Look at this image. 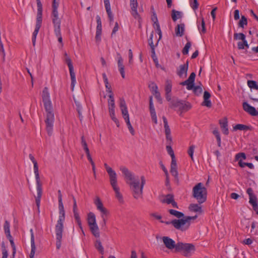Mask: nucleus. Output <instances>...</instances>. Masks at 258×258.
Listing matches in <instances>:
<instances>
[{
	"mask_svg": "<svg viewBox=\"0 0 258 258\" xmlns=\"http://www.w3.org/2000/svg\"><path fill=\"white\" fill-rule=\"evenodd\" d=\"M120 170L122 172L127 184H129L131 189L133 191L134 197L138 199L142 197L143 189L146 182V180L144 176L141 177V183L140 186L139 180L136 179L134 174L128 170L124 166L120 167Z\"/></svg>",
	"mask_w": 258,
	"mask_h": 258,
	"instance_id": "nucleus-1",
	"label": "nucleus"
},
{
	"mask_svg": "<svg viewBox=\"0 0 258 258\" xmlns=\"http://www.w3.org/2000/svg\"><path fill=\"white\" fill-rule=\"evenodd\" d=\"M59 217L55 227L56 233V246L57 249H59L61 246V241L63 228V222L65 219V211L62 203H58Z\"/></svg>",
	"mask_w": 258,
	"mask_h": 258,
	"instance_id": "nucleus-2",
	"label": "nucleus"
},
{
	"mask_svg": "<svg viewBox=\"0 0 258 258\" xmlns=\"http://www.w3.org/2000/svg\"><path fill=\"white\" fill-rule=\"evenodd\" d=\"M197 218V216H186L184 219H174L171 221L167 222L161 221V222L165 223L167 225L172 224L175 229L181 231H184L189 227L191 220H194Z\"/></svg>",
	"mask_w": 258,
	"mask_h": 258,
	"instance_id": "nucleus-3",
	"label": "nucleus"
},
{
	"mask_svg": "<svg viewBox=\"0 0 258 258\" xmlns=\"http://www.w3.org/2000/svg\"><path fill=\"white\" fill-rule=\"evenodd\" d=\"M207 189L201 182L198 183L192 188V196L201 204L207 200Z\"/></svg>",
	"mask_w": 258,
	"mask_h": 258,
	"instance_id": "nucleus-4",
	"label": "nucleus"
},
{
	"mask_svg": "<svg viewBox=\"0 0 258 258\" xmlns=\"http://www.w3.org/2000/svg\"><path fill=\"white\" fill-rule=\"evenodd\" d=\"M37 6V13L36 17V22L35 30L33 33L32 35V43L33 46H35L36 42V36L39 31V29L41 26L42 21V5L40 0H36Z\"/></svg>",
	"mask_w": 258,
	"mask_h": 258,
	"instance_id": "nucleus-5",
	"label": "nucleus"
},
{
	"mask_svg": "<svg viewBox=\"0 0 258 258\" xmlns=\"http://www.w3.org/2000/svg\"><path fill=\"white\" fill-rule=\"evenodd\" d=\"M195 250V246L192 243L177 242L176 251L181 252L182 254L185 257L191 256Z\"/></svg>",
	"mask_w": 258,
	"mask_h": 258,
	"instance_id": "nucleus-6",
	"label": "nucleus"
},
{
	"mask_svg": "<svg viewBox=\"0 0 258 258\" xmlns=\"http://www.w3.org/2000/svg\"><path fill=\"white\" fill-rule=\"evenodd\" d=\"M36 181L37 197L35 198V202L38 210H39L40 201L42 194V184L40 181L39 172L35 173Z\"/></svg>",
	"mask_w": 258,
	"mask_h": 258,
	"instance_id": "nucleus-7",
	"label": "nucleus"
},
{
	"mask_svg": "<svg viewBox=\"0 0 258 258\" xmlns=\"http://www.w3.org/2000/svg\"><path fill=\"white\" fill-rule=\"evenodd\" d=\"M42 98L45 109L49 110L50 108L52 107L48 89L47 87H45L43 90Z\"/></svg>",
	"mask_w": 258,
	"mask_h": 258,
	"instance_id": "nucleus-8",
	"label": "nucleus"
},
{
	"mask_svg": "<svg viewBox=\"0 0 258 258\" xmlns=\"http://www.w3.org/2000/svg\"><path fill=\"white\" fill-rule=\"evenodd\" d=\"M64 61L67 63L69 69L71 79V86L72 87V89H73V88L75 86V84L76 82V76H75V73L74 71L73 65L71 59L69 56H67V57L64 58Z\"/></svg>",
	"mask_w": 258,
	"mask_h": 258,
	"instance_id": "nucleus-9",
	"label": "nucleus"
},
{
	"mask_svg": "<svg viewBox=\"0 0 258 258\" xmlns=\"http://www.w3.org/2000/svg\"><path fill=\"white\" fill-rule=\"evenodd\" d=\"M94 204L96 206L97 209L100 212L101 218L109 215V211L103 206V203L99 197L96 198Z\"/></svg>",
	"mask_w": 258,
	"mask_h": 258,
	"instance_id": "nucleus-10",
	"label": "nucleus"
},
{
	"mask_svg": "<svg viewBox=\"0 0 258 258\" xmlns=\"http://www.w3.org/2000/svg\"><path fill=\"white\" fill-rule=\"evenodd\" d=\"M246 193L249 196V204L251 205L253 210L256 211L258 209L257 198L254 195L252 189L250 187L248 188L246 190Z\"/></svg>",
	"mask_w": 258,
	"mask_h": 258,
	"instance_id": "nucleus-11",
	"label": "nucleus"
},
{
	"mask_svg": "<svg viewBox=\"0 0 258 258\" xmlns=\"http://www.w3.org/2000/svg\"><path fill=\"white\" fill-rule=\"evenodd\" d=\"M172 104L173 106L178 107L180 110L184 111H187L191 107L189 103L179 100H173Z\"/></svg>",
	"mask_w": 258,
	"mask_h": 258,
	"instance_id": "nucleus-12",
	"label": "nucleus"
},
{
	"mask_svg": "<svg viewBox=\"0 0 258 258\" xmlns=\"http://www.w3.org/2000/svg\"><path fill=\"white\" fill-rule=\"evenodd\" d=\"M162 239V241L166 248L170 250L175 249V251H176L177 243H176L172 239L168 236H163Z\"/></svg>",
	"mask_w": 258,
	"mask_h": 258,
	"instance_id": "nucleus-13",
	"label": "nucleus"
},
{
	"mask_svg": "<svg viewBox=\"0 0 258 258\" xmlns=\"http://www.w3.org/2000/svg\"><path fill=\"white\" fill-rule=\"evenodd\" d=\"M196 77V74L192 72L190 74L188 79L184 82L180 83V85L182 86L186 85V89L188 90H192L193 88V84H194L195 80Z\"/></svg>",
	"mask_w": 258,
	"mask_h": 258,
	"instance_id": "nucleus-14",
	"label": "nucleus"
},
{
	"mask_svg": "<svg viewBox=\"0 0 258 258\" xmlns=\"http://www.w3.org/2000/svg\"><path fill=\"white\" fill-rule=\"evenodd\" d=\"M96 21H97V27H96V36L95 39L97 42H100L101 41V36L102 33V24L101 18L99 16L97 15L96 16Z\"/></svg>",
	"mask_w": 258,
	"mask_h": 258,
	"instance_id": "nucleus-15",
	"label": "nucleus"
},
{
	"mask_svg": "<svg viewBox=\"0 0 258 258\" xmlns=\"http://www.w3.org/2000/svg\"><path fill=\"white\" fill-rule=\"evenodd\" d=\"M188 68V61H186V63L181 64L179 67V69L177 70V74L180 78H185L187 76V72Z\"/></svg>",
	"mask_w": 258,
	"mask_h": 258,
	"instance_id": "nucleus-16",
	"label": "nucleus"
},
{
	"mask_svg": "<svg viewBox=\"0 0 258 258\" xmlns=\"http://www.w3.org/2000/svg\"><path fill=\"white\" fill-rule=\"evenodd\" d=\"M130 6L131 8V14L136 19H140V16L137 12L138 4L137 0H130Z\"/></svg>",
	"mask_w": 258,
	"mask_h": 258,
	"instance_id": "nucleus-17",
	"label": "nucleus"
},
{
	"mask_svg": "<svg viewBox=\"0 0 258 258\" xmlns=\"http://www.w3.org/2000/svg\"><path fill=\"white\" fill-rule=\"evenodd\" d=\"M162 203L167 204H171L173 208H178L177 203L174 201V196L171 194L167 195L162 200Z\"/></svg>",
	"mask_w": 258,
	"mask_h": 258,
	"instance_id": "nucleus-18",
	"label": "nucleus"
},
{
	"mask_svg": "<svg viewBox=\"0 0 258 258\" xmlns=\"http://www.w3.org/2000/svg\"><path fill=\"white\" fill-rule=\"evenodd\" d=\"M243 110L252 116L258 115V111L254 107L250 106L247 102H244L242 104Z\"/></svg>",
	"mask_w": 258,
	"mask_h": 258,
	"instance_id": "nucleus-19",
	"label": "nucleus"
},
{
	"mask_svg": "<svg viewBox=\"0 0 258 258\" xmlns=\"http://www.w3.org/2000/svg\"><path fill=\"white\" fill-rule=\"evenodd\" d=\"M51 19L53 27L60 26L61 21L58 17L57 9H52Z\"/></svg>",
	"mask_w": 258,
	"mask_h": 258,
	"instance_id": "nucleus-20",
	"label": "nucleus"
},
{
	"mask_svg": "<svg viewBox=\"0 0 258 258\" xmlns=\"http://www.w3.org/2000/svg\"><path fill=\"white\" fill-rule=\"evenodd\" d=\"M45 110L46 112V118L45 120L46 124H53L54 116L52 110V107L50 108L49 110Z\"/></svg>",
	"mask_w": 258,
	"mask_h": 258,
	"instance_id": "nucleus-21",
	"label": "nucleus"
},
{
	"mask_svg": "<svg viewBox=\"0 0 258 258\" xmlns=\"http://www.w3.org/2000/svg\"><path fill=\"white\" fill-rule=\"evenodd\" d=\"M109 176V180L110 184L112 187H114L116 186H118L117 181V174L116 172L113 170H110L109 172L108 173Z\"/></svg>",
	"mask_w": 258,
	"mask_h": 258,
	"instance_id": "nucleus-22",
	"label": "nucleus"
},
{
	"mask_svg": "<svg viewBox=\"0 0 258 258\" xmlns=\"http://www.w3.org/2000/svg\"><path fill=\"white\" fill-rule=\"evenodd\" d=\"M118 60L117 65L119 71L122 78H125L124 67L123 64V59L119 53H117Z\"/></svg>",
	"mask_w": 258,
	"mask_h": 258,
	"instance_id": "nucleus-23",
	"label": "nucleus"
},
{
	"mask_svg": "<svg viewBox=\"0 0 258 258\" xmlns=\"http://www.w3.org/2000/svg\"><path fill=\"white\" fill-rule=\"evenodd\" d=\"M211 97L210 93L208 91H205L204 93V101L202 103V105L205 106L207 107H211L212 106L211 102L210 100Z\"/></svg>",
	"mask_w": 258,
	"mask_h": 258,
	"instance_id": "nucleus-24",
	"label": "nucleus"
},
{
	"mask_svg": "<svg viewBox=\"0 0 258 258\" xmlns=\"http://www.w3.org/2000/svg\"><path fill=\"white\" fill-rule=\"evenodd\" d=\"M112 188L115 192L116 198L118 200L120 203L123 204L124 203L123 196L120 192V189L118 186L113 187Z\"/></svg>",
	"mask_w": 258,
	"mask_h": 258,
	"instance_id": "nucleus-25",
	"label": "nucleus"
},
{
	"mask_svg": "<svg viewBox=\"0 0 258 258\" xmlns=\"http://www.w3.org/2000/svg\"><path fill=\"white\" fill-rule=\"evenodd\" d=\"M88 223L89 226L96 225V217L95 214L92 212H90L88 214Z\"/></svg>",
	"mask_w": 258,
	"mask_h": 258,
	"instance_id": "nucleus-26",
	"label": "nucleus"
},
{
	"mask_svg": "<svg viewBox=\"0 0 258 258\" xmlns=\"http://www.w3.org/2000/svg\"><path fill=\"white\" fill-rule=\"evenodd\" d=\"M189 210L190 211L202 213L203 211L202 206L197 204H191L189 206Z\"/></svg>",
	"mask_w": 258,
	"mask_h": 258,
	"instance_id": "nucleus-27",
	"label": "nucleus"
},
{
	"mask_svg": "<svg viewBox=\"0 0 258 258\" xmlns=\"http://www.w3.org/2000/svg\"><path fill=\"white\" fill-rule=\"evenodd\" d=\"M223 121H220L219 123L221 125L222 132L224 134L227 135L229 134V131L228 128V122L226 118H225Z\"/></svg>",
	"mask_w": 258,
	"mask_h": 258,
	"instance_id": "nucleus-28",
	"label": "nucleus"
},
{
	"mask_svg": "<svg viewBox=\"0 0 258 258\" xmlns=\"http://www.w3.org/2000/svg\"><path fill=\"white\" fill-rule=\"evenodd\" d=\"M184 31V25L183 24H180L177 25L175 28V32L176 36H182L183 35Z\"/></svg>",
	"mask_w": 258,
	"mask_h": 258,
	"instance_id": "nucleus-29",
	"label": "nucleus"
},
{
	"mask_svg": "<svg viewBox=\"0 0 258 258\" xmlns=\"http://www.w3.org/2000/svg\"><path fill=\"white\" fill-rule=\"evenodd\" d=\"M53 27L54 33L56 36L58 38V41L59 43H61V46H62V38L60 32V26H56Z\"/></svg>",
	"mask_w": 258,
	"mask_h": 258,
	"instance_id": "nucleus-30",
	"label": "nucleus"
},
{
	"mask_svg": "<svg viewBox=\"0 0 258 258\" xmlns=\"http://www.w3.org/2000/svg\"><path fill=\"white\" fill-rule=\"evenodd\" d=\"M203 85L201 83H200V85L194 86V84H193V92L194 94L197 96H199L201 95L203 92L202 89Z\"/></svg>",
	"mask_w": 258,
	"mask_h": 258,
	"instance_id": "nucleus-31",
	"label": "nucleus"
},
{
	"mask_svg": "<svg viewBox=\"0 0 258 258\" xmlns=\"http://www.w3.org/2000/svg\"><path fill=\"white\" fill-rule=\"evenodd\" d=\"M168 212L171 215H173L178 219L184 217V214L183 213L175 210L170 209L168 210Z\"/></svg>",
	"mask_w": 258,
	"mask_h": 258,
	"instance_id": "nucleus-32",
	"label": "nucleus"
},
{
	"mask_svg": "<svg viewBox=\"0 0 258 258\" xmlns=\"http://www.w3.org/2000/svg\"><path fill=\"white\" fill-rule=\"evenodd\" d=\"M90 230L92 233V234L96 237H99L100 236V233L99 232V228L97 224L91 226H89Z\"/></svg>",
	"mask_w": 258,
	"mask_h": 258,
	"instance_id": "nucleus-33",
	"label": "nucleus"
},
{
	"mask_svg": "<svg viewBox=\"0 0 258 258\" xmlns=\"http://www.w3.org/2000/svg\"><path fill=\"white\" fill-rule=\"evenodd\" d=\"M234 130L247 131L250 130V127L242 124H237L233 127Z\"/></svg>",
	"mask_w": 258,
	"mask_h": 258,
	"instance_id": "nucleus-34",
	"label": "nucleus"
},
{
	"mask_svg": "<svg viewBox=\"0 0 258 258\" xmlns=\"http://www.w3.org/2000/svg\"><path fill=\"white\" fill-rule=\"evenodd\" d=\"M109 100L108 101V108L115 107L113 94L111 91H109Z\"/></svg>",
	"mask_w": 258,
	"mask_h": 258,
	"instance_id": "nucleus-35",
	"label": "nucleus"
},
{
	"mask_svg": "<svg viewBox=\"0 0 258 258\" xmlns=\"http://www.w3.org/2000/svg\"><path fill=\"white\" fill-rule=\"evenodd\" d=\"M162 119L163 120L164 126L165 128V135L171 134L170 129L169 126L168 124V121L166 118L165 116H163Z\"/></svg>",
	"mask_w": 258,
	"mask_h": 258,
	"instance_id": "nucleus-36",
	"label": "nucleus"
},
{
	"mask_svg": "<svg viewBox=\"0 0 258 258\" xmlns=\"http://www.w3.org/2000/svg\"><path fill=\"white\" fill-rule=\"evenodd\" d=\"M10 223L7 221L6 220L4 223V229L5 230V234L6 235V236H11L10 233Z\"/></svg>",
	"mask_w": 258,
	"mask_h": 258,
	"instance_id": "nucleus-37",
	"label": "nucleus"
},
{
	"mask_svg": "<svg viewBox=\"0 0 258 258\" xmlns=\"http://www.w3.org/2000/svg\"><path fill=\"white\" fill-rule=\"evenodd\" d=\"M247 86L250 89H253L258 90V84L256 81L253 80L247 81Z\"/></svg>",
	"mask_w": 258,
	"mask_h": 258,
	"instance_id": "nucleus-38",
	"label": "nucleus"
},
{
	"mask_svg": "<svg viewBox=\"0 0 258 258\" xmlns=\"http://www.w3.org/2000/svg\"><path fill=\"white\" fill-rule=\"evenodd\" d=\"M234 39L244 41L246 40V36L242 33H235L234 34Z\"/></svg>",
	"mask_w": 258,
	"mask_h": 258,
	"instance_id": "nucleus-39",
	"label": "nucleus"
},
{
	"mask_svg": "<svg viewBox=\"0 0 258 258\" xmlns=\"http://www.w3.org/2000/svg\"><path fill=\"white\" fill-rule=\"evenodd\" d=\"M172 89V83L169 80H167L165 82V93H171Z\"/></svg>",
	"mask_w": 258,
	"mask_h": 258,
	"instance_id": "nucleus-40",
	"label": "nucleus"
},
{
	"mask_svg": "<svg viewBox=\"0 0 258 258\" xmlns=\"http://www.w3.org/2000/svg\"><path fill=\"white\" fill-rule=\"evenodd\" d=\"M150 111L151 113V116L152 120L155 123H157V118L156 113L154 107L150 108Z\"/></svg>",
	"mask_w": 258,
	"mask_h": 258,
	"instance_id": "nucleus-41",
	"label": "nucleus"
},
{
	"mask_svg": "<svg viewBox=\"0 0 258 258\" xmlns=\"http://www.w3.org/2000/svg\"><path fill=\"white\" fill-rule=\"evenodd\" d=\"M74 218L75 219V220H76V222L77 223L78 226H79V228L81 229V230L82 231H83V228L82 226L81 218L80 217L78 212L74 213Z\"/></svg>",
	"mask_w": 258,
	"mask_h": 258,
	"instance_id": "nucleus-42",
	"label": "nucleus"
},
{
	"mask_svg": "<svg viewBox=\"0 0 258 258\" xmlns=\"http://www.w3.org/2000/svg\"><path fill=\"white\" fill-rule=\"evenodd\" d=\"M198 29L201 33H205L206 32V29L205 27V23L204 21V18L202 17L201 18V25H198Z\"/></svg>",
	"mask_w": 258,
	"mask_h": 258,
	"instance_id": "nucleus-43",
	"label": "nucleus"
},
{
	"mask_svg": "<svg viewBox=\"0 0 258 258\" xmlns=\"http://www.w3.org/2000/svg\"><path fill=\"white\" fill-rule=\"evenodd\" d=\"M149 87L150 88V90L153 94L156 93V92H159L158 86L154 82H151L149 85Z\"/></svg>",
	"mask_w": 258,
	"mask_h": 258,
	"instance_id": "nucleus-44",
	"label": "nucleus"
},
{
	"mask_svg": "<svg viewBox=\"0 0 258 258\" xmlns=\"http://www.w3.org/2000/svg\"><path fill=\"white\" fill-rule=\"evenodd\" d=\"M247 20L246 18L244 16H242L241 20L239 21L238 26L240 27L244 28V26L247 25Z\"/></svg>",
	"mask_w": 258,
	"mask_h": 258,
	"instance_id": "nucleus-45",
	"label": "nucleus"
},
{
	"mask_svg": "<svg viewBox=\"0 0 258 258\" xmlns=\"http://www.w3.org/2000/svg\"><path fill=\"white\" fill-rule=\"evenodd\" d=\"M7 237L9 240L11 245L12 246V247L13 248V256H14L15 254L16 253V246H15L14 240H13V238L12 235L7 236Z\"/></svg>",
	"mask_w": 258,
	"mask_h": 258,
	"instance_id": "nucleus-46",
	"label": "nucleus"
},
{
	"mask_svg": "<svg viewBox=\"0 0 258 258\" xmlns=\"http://www.w3.org/2000/svg\"><path fill=\"white\" fill-rule=\"evenodd\" d=\"M191 45V42L188 41L187 42L184 48L182 49V52L184 55L187 54L188 53L189 49L190 48Z\"/></svg>",
	"mask_w": 258,
	"mask_h": 258,
	"instance_id": "nucleus-47",
	"label": "nucleus"
},
{
	"mask_svg": "<svg viewBox=\"0 0 258 258\" xmlns=\"http://www.w3.org/2000/svg\"><path fill=\"white\" fill-rule=\"evenodd\" d=\"M180 17V12L175 10L172 11V19L173 21H176L177 19Z\"/></svg>",
	"mask_w": 258,
	"mask_h": 258,
	"instance_id": "nucleus-48",
	"label": "nucleus"
},
{
	"mask_svg": "<svg viewBox=\"0 0 258 258\" xmlns=\"http://www.w3.org/2000/svg\"><path fill=\"white\" fill-rule=\"evenodd\" d=\"M122 116L125 120L130 119L127 107L120 109Z\"/></svg>",
	"mask_w": 258,
	"mask_h": 258,
	"instance_id": "nucleus-49",
	"label": "nucleus"
},
{
	"mask_svg": "<svg viewBox=\"0 0 258 258\" xmlns=\"http://www.w3.org/2000/svg\"><path fill=\"white\" fill-rule=\"evenodd\" d=\"M153 27L155 30L157 32L158 34H159V38L160 39L162 35V32L159 22H157L156 23H154Z\"/></svg>",
	"mask_w": 258,
	"mask_h": 258,
	"instance_id": "nucleus-50",
	"label": "nucleus"
},
{
	"mask_svg": "<svg viewBox=\"0 0 258 258\" xmlns=\"http://www.w3.org/2000/svg\"><path fill=\"white\" fill-rule=\"evenodd\" d=\"M102 76H103V78L104 80V82L105 84V87H106V88L107 89V91L109 93V91H111V90L110 89V86L109 85L108 81L107 76L105 73H103L102 74Z\"/></svg>",
	"mask_w": 258,
	"mask_h": 258,
	"instance_id": "nucleus-51",
	"label": "nucleus"
},
{
	"mask_svg": "<svg viewBox=\"0 0 258 258\" xmlns=\"http://www.w3.org/2000/svg\"><path fill=\"white\" fill-rule=\"evenodd\" d=\"M96 248L101 253L104 252V248L102 245L101 242L100 240H97L95 243Z\"/></svg>",
	"mask_w": 258,
	"mask_h": 258,
	"instance_id": "nucleus-52",
	"label": "nucleus"
},
{
	"mask_svg": "<svg viewBox=\"0 0 258 258\" xmlns=\"http://www.w3.org/2000/svg\"><path fill=\"white\" fill-rule=\"evenodd\" d=\"M31 232V249H36V246L35 244V241H34V233L33 232V230H30Z\"/></svg>",
	"mask_w": 258,
	"mask_h": 258,
	"instance_id": "nucleus-53",
	"label": "nucleus"
},
{
	"mask_svg": "<svg viewBox=\"0 0 258 258\" xmlns=\"http://www.w3.org/2000/svg\"><path fill=\"white\" fill-rule=\"evenodd\" d=\"M239 166L241 167H244L245 166H248L250 169H253L254 168L253 165L251 163H245L241 161H240L238 163Z\"/></svg>",
	"mask_w": 258,
	"mask_h": 258,
	"instance_id": "nucleus-54",
	"label": "nucleus"
},
{
	"mask_svg": "<svg viewBox=\"0 0 258 258\" xmlns=\"http://www.w3.org/2000/svg\"><path fill=\"white\" fill-rule=\"evenodd\" d=\"M195 149V146L193 145H191L189 147V149H188V152H187L189 156L190 157V158L192 161H194L193 155H194Z\"/></svg>",
	"mask_w": 258,
	"mask_h": 258,
	"instance_id": "nucleus-55",
	"label": "nucleus"
},
{
	"mask_svg": "<svg viewBox=\"0 0 258 258\" xmlns=\"http://www.w3.org/2000/svg\"><path fill=\"white\" fill-rule=\"evenodd\" d=\"M177 167H171L170 173L172 176H173L176 179L178 180V171L177 170Z\"/></svg>",
	"mask_w": 258,
	"mask_h": 258,
	"instance_id": "nucleus-56",
	"label": "nucleus"
},
{
	"mask_svg": "<svg viewBox=\"0 0 258 258\" xmlns=\"http://www.w3.org/2000/svg\"><path fill=\"white\" fill-rule=\"evenodd\" d=\"M75 103L77 106V110L79 114V118L81 120L83 118V116L81 114L82 106L79 102H75Z\"/></svg>",
	"mask_w": 258,
	"mask_h": 258,
	"instance_id": "nucleus-57",
	"label": "nucleus"
},
{
	"mask_svg": "<svg viewBox=\"0 0 258 258\" xmlns=\"http://www.w3.org/2000/svg\"><path fill=\"white\" fill-rule=\"evenodd\" d=\"M126 123V124H127V127L131 133V134L134 136L135 135V131L130 122V119H127L126 120H125Z\"/></svg>",
	"mask_w": 258,
	"mask_h": 258,
	"instance_id": "nucleus-58",
	"label": "nucleus"
},
{
	"mask_svg": "<svg viewBox=\"0 0 258 258\" xmlns=\"http://www.w3.org/2000/svg\"><path fill=\"white\" fill-rule=\"evenodd\" d=\"M53 124H46V129L48 135L50 136L52 134Z\"/></svg>",
	"mask_w": 258,
	"mask_h": 258,
	"instance_id": "nucleus-59",
	"label": "nucleus"
},
{
	"mask_svg": "<svg viewBox=\"0 0 258 258\" xmlns=\"http://www.w3.org/2000/svg\"><path fill=\"white\" fill-rule=\"evenodd\" d=\"M190 6L194 10H196L198 8L199 4L197 0H193V2H190Z\"/></svg>",
	"mask_w": 258,
	"mask_h": 258,
	"instance_id": "nucleus-60",
	"label": "nucleus"
},
{
	"mask_svg": "<svg viewBox=\"0 0 258 258\" xmlns=\"http://www.w3.org/2000/svg\"><path fill=\"white\" fill-rule=\"evenodd\" d=\"M166 150L168 153L170 155L171 157L175 156L174 151L170 146L167 145L166 146Z\"/></svg>",
	"mask_w": 258,
	"mask_h": 258,
	"instance_id": "nucleus-61",
	"label": "nucleus"
},
{
	"mask_svg": "<svg viewBox=\"0 0 258 258\" xmlns=\"http://www.w3.org/2000/svg\"><path fill=\"white\" fill-rule=\"evenodd\" d=\"M81 145L83 147V149L87 148L88 147L87 143L84 136L81 137Z\"/></svg>",
	"mask_w": 258,
	"mask_h": 258,
	"instance_id": "nucleus-62",
	"label": "nucleus"
},
{
	"mask_svg": "<svg viewBox=\"0 0 258 258\" xmlns=\"http://www.w3.org/2000/svg\"><path fill=\"white\" fill-rule=\"evenodd\" d=\"M104 5H105V7L106 11L107 14L111 13L109 2L104 3Z\"/></svg>",
	"mask_w": 258,
	"mask_h": 258,
	"instance_id": "nucleus-63",
	"label": "nucleus"
},
{
	"mask_svg": "<svg viewBox=\"0 0 258 258\" xmlns=\"http://www.w3.org/2000/svg\"><path fill=\"white\" fill-rule=\"evenodd\" d=\"M2 258H7L8 256V251L5 246L2 249Z\"/></svg>",
	"mask_w": 258,
	"mask_h": 258,
	"instance_id": "nucleus-64",
	"label": "nucleus"
}]
</instances>
